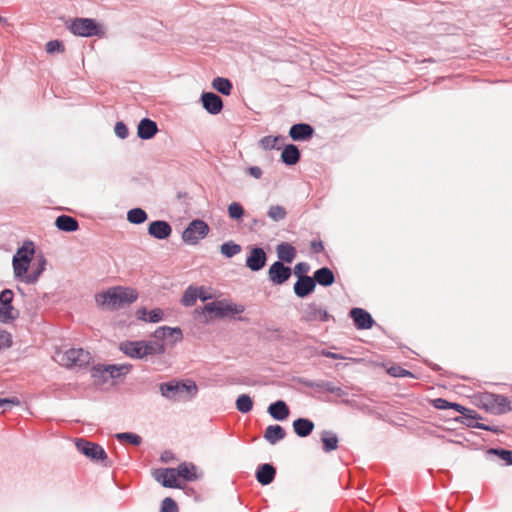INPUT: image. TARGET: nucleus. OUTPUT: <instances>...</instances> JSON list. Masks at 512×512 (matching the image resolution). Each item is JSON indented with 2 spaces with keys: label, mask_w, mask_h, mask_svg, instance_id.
<instances>
[{
  "label": "nucleus",
  "mask_w": 512,
  "mask_h": 512,
  "mask_svg": "<svg viewBox=\"0 0 512 512\" xmlns=\"http://www.w3.org/2000/svg\"><path fill=\"white\" fill-rule=\"evenodd\" d=\"M95 299L98 305L116 310L135 302L138 299V292L134 288L116 286L97 294Z\"/></svg>",
  "instance_id": "nucleus-1"
},
{
  "label": "nucleus",
  "mask_w": 512,
  "mask_h": 512,
  "mask_svg": "<svg viewBox=\"0 0 512 512\" xmlns=\"http://www.w3.org/2000/svg\"><path fill=\"white\" fill-rule=\"evenodd\" d=\"M159 389L163 397L172 401L190 400L198 392V387L192 380L161 383Z\"/></svg>",
  "instance_id": "nucleus-2"
},
{
  "label": "nucleus",
  "mask_w": 512,
  "mask_h": 512,
  "mask_svg": "<svg viewBox=\"0 0 512 512\" xmlns=\"http://www.w3.org/2000/svg\"><path fill=\"white\" fill-rule=\"evenodd\" d=\"M119 348L125 355L135 359L165 352L164 344L158 341H124Z\"/></svg>",
  "instance_id": "nucleus-3"
},
{
  "label": "nucleus",
  "mask_w": 512,
  "mask_h": 512,
  "mask_svg": "<svg viewBox=\"0 0 512 512\" xmlns=\"http://www.w3.org/2000/svg\"><path fill=\"white\" fill-rule=\"evenodd\" d=\"M245 307L243 305H237L234 303H227L225 301H214L207 303L201 314L205 318V322H208L212 318H224L229 315L243 313Z\"/></svg>",
  "instance_id": "nucleus-4"
},
{
  "label": "nucleus",
  "mask_w": 512,
  "mask_h": 512,
  "mask_svg": "<svg viewBox=\"0 0 512 512\" xmlns=\"http://www.w3.org/2000/svg\"><path fill=\"white\" fill-rule=\"evenodd\" d=\"M67 28L72 34L81 37L97 36L101 38L105 35L104 27L92 18H75Z\"/></svg>",
  "instance_id": "nucleus-5"
},
{
  "label": "nucleus",
  "mask_w": 512,
  "mask_h": 512,
  "mask_svg": "<svg viewBox=\"0 0 512 512\" xmlns=\"http://www.w3.org/2000/svg\"><path fill=\"white\" fill-rule=\"evenodd\" d=\"M35 253L34 243L30 240L25 241L13 256V269L16 277H25L32 257Z\"/></svg>",
  "instance_id": "nucleus-6"
},
{
  "label": "nucleus",
  "mask_w": 512,
  "mask_h": 512,
  "mask_svg": "<svg viewBox=\"0 0 512 512\" xmlns=\"http://www.w3.org/2000/svg\"><path fill=\"white\" fill-rule=\"evenodd\" d=\"M91 360V354L82 348H71L56 353V361L65 367H86Z\"/></svg>",
  "instance_id": "nucleus-7"
},
{
  "label": "nucleus",
  "mask_w": 512,
  "mask_h": 512,
  "mask_svg": "<svg viewBox=\"0 0 512 512\" xmlns=\"http://www.w3.org/2000/svg\"><path fill=\"white\" fill-rule=\"evenodd\" d=\"M209 233V226L200 219H195L189 223L182 233V239L185 243L195 245Z\"/></svg>",
  "instance_id": "nucleus-8"
},
{
  "label": "nucleus",
  "mask_w": 512,
  "mask_h": 512,
  "mask_svg": "<svg viewBox=\"0 0 512 512\" xmlns=\"http://www.w3.org/2000/svg\"><path fill=\"white\" fill-rule=\"evenodd\" d=\"M482 409L493 414H503L509 410V401L503 395L482 392Z\"/></svg>",
  "instance_id": "nucleus-9"
},
{
  "label": "nucleus",
  "mask_w": 512,
  "mask_h": 512,
  "mask_svg": "<svg viewBox=\"0 0 512 512\" xmlns=\"http://www.w3.org/2000/svg\"><path fill=\"white\" fill-rule=\"evenodd\" d=\"M132 366L129 364L122 365H95L92 368V376L94 378H102L106 381L108 378H119L126 375L131 370Z\"/></svg>",
  "instance_id": "nucleus-10"
},
{
  "label": "nucleus",
  "mask_w": 512,
  "mask_h": 512,
  "mask_svg": "<svg viewBox=\"0 0 512 512\" xmlns=\"http://www.w3.org/2000/svg\"><path fill=\"white\" fill-rule=\"evenodd\" d=\"M431 403H432L433 407L436 409H440V410L454 409V410H456L457 412H459L463 415V418L465 419V421H463V423H465L467 426H470V427L480 428V422H479L480 418H478L476 416L466 415V412H471V411L469 409L463 407L462 405H460L458 403L449 402L443 398L433 399L431 401Z\"/></svg>",
  "instance_id": "nucleus-11"
},
{
  "label": "nucleus",
  "mask_w": 512,
  "mask_h": 512,
  "mask_svg": "<svg viewBox=\"0 0 512 512\" xmlns=\"http://www.w3.org/2000/svg\"><path fill=\"white\" fill-rule=\"evenodd\" d=\"M13 298L14 293L10 289H4L0 293V321L3 323H9L19 316V311L12 306Z\"/></svg>",
  "instance_id": "nucleus-12"
},
{
  "label": "nucleus",
  "mask_w": 512,
  "mask_h": 512,
  "mask_svg": "<svg viewBox=\"0 0 512 512\" xmlns=\"http://www.w3.org/2000/svg\"><path fill=\"white\" fill-rule=\"evenodd\" d=\"M301 320L304 322H328L334 317L322 306L315 302L309 303L302 310Z\"/></svg>",
  "instance_id": "nucleus-13"
},
{
  "label": "nucleus",
  "mask_w": 512,
  "mask_h": 512,
  "mask_svg": "<svg viewBox=\"0 0 512 512\" xmlns=\"http://www.w3.org/2000/svg\"><path fill=\"white\" fill-rule=\"evenodd\" d=\"M76 447L79 452L91 460L105 462L108 458L102 446L97 443L90 442L86 439H77Z\"/></svg>",
  "instance_id": "nucleus-14"
},
{
  "label": "nucleus",
  "mask_w": 512,
  "mask_h": 512,
  "mask_svg": "<svg viewBox=\"0 0 512 512\" xmlns=\"http://www.w3.org/2000/svg\"><path fill=\"white\" fill-rule=\"evenodd\" d=\"M154 479L167 488H182L177 479L175 468H159L152 473Z\"/></svg>",
  "instance_id": "nucleus-15"
},
{
  "label": "nucleus",
  "mask_w": 512,
  "mask_h": 512,
  "mask_svg": "<svg viewBox=\"0 0 512 512\" xmlns=\"http://www.w3.org/2000/svg\"><path fill=\"white\" fill-rule=\"evenodd\" d=\"M291 273L290 267L285 266L281 261H276L270 266L268 277L273 284L282 285L290 278Z\"/></svg>",
  "instance_id": "nucleus-16"
},
{
  "label": "nucleus",
  "mask_w": 512,
  "mask_h": 512,
  "mask_svg": "<svg viewBox=\"0 0 512 512\" xmlns=\"http://www.w3.org/2000/svg\"><path fill=\"white\" fill-rule=\"evenodd\" d=\"M267 262V254L263 248L253 246L246 259V266L254 272L260 271L265 267Z\"/></svg>",
  "instance_id": "nucleus-17"
},
{
  "label": "nucleus",
  "mask_w": 512,
  "mask_h": 512,
  "mask_svg": "<svg viewBox=\"0 0 512 512\" xmlns=\"http://www.w3.org/2000/svg\"><path fill=\"white\" fill-rule=\"evenodd\" d=\"M201 102L204 109L212 115L219 114L224 106L222 98L213 92H203Z\"/></svg>",
  "instance_id": "nucleus-18"
},
{
  "label": "nucleus",
  "mask_w": 512,
  "mask_h": 512,
  "mask_svg": "<svg viewBox=\"0 0 512 512\" xmlns=\"http://www.w3.org/2000/svg\"><path fill=\"white\" fill-rule=\"evenodd\" d=\"M349 315L353 319L354 325L359 330L370 329L374 324V320L370 313L362 308H352Z\"/></svg>",
  "instance_id": "nucleus-19"
},
{
  "label": "nucleus",
  "mask_w": 512,
  "mask_h": 512,
  "mask_svg": "<svg viewBox=\"0 0 512 512\" xmlns=\"http://www.w3.org/2000/svg\"><path fill=\"white\" fill-rule=\"evenodd\" d=\"M172 227L164 220L152 221L148 225V234L158 240H165L171 236Z\"/></svg>",
  "instance_id": "nucleus-20"
},
{
  "label": "nucleus",
  "mask_w": 512,
  "mask_h": 512,
  "mask_svg": "<svg viewBox=\"0 0 512 512\" xmlns=\"http://www.w3.org/2000/svg\"><path fill=\"white\" fill-rule=\"evenodd\" d=\"M315 287V281L311 276H303L294 284V293L299 298H305L314 292Z\"/></svg>",
  "instance_id": "nucleus-21"
},
{
  "label": "nucleus",
  "mask_w": 512,
  "mask_h": 512,
  "mask_svg": "<svg viewBox=\"0 0 512 512\" xmlns=\"http://www.w3.org/2000/svg\"><path fill=\"white\" fill-rule=\"evenodd\" d=\"M314 129L311 125L306 123H298L291 126L289 136L294 141L308 140L313 136Z\"/></svg>",
  "instance_id": "nucleus-22"
},
{
  "label": "nucleus",
  "mask_w": 512,
  "mask_h": 512,
  "mask_svg": "<svg viewBox=\"0 0 512 512\" xmlns=\"http://www.w3.org/2000/svg\"><path fill=\"white\" fill-rule=\"evenodd\" d=\"M276 476V468L272 464H261L256 470V479L261 485L271 484Z\"/></svg>",
  "instance_id": "nucleus-23"
},
{
  "label": "nucleus",
  "mask_w": 512,
  "mask_h": 512,
  "mask_svg": "<svg viewBox=\"0 0 512 512\" xmlns=\"http://www.w3.org/2000/svg\"><path fill=\"white\" fill-rule=\"evenodd\" d=\"M158 132V127L155 121L144 118L138 125V137L143 140L151 139Z\"/></svg>",
  "instance_id": "nucleus-24"
},
{
  "label": "nucleus",
  "mask_w": 512,
  "mask_h": 512,
  "mask_svg": "<svg viewBox=\"0 0 512 512\" xmlns=\"http://www.w3.org/2000/svg\"><path fill=\"white\" fill-rule=\"evenodd\" d=\"M313 281H315V286L317 284L328 287L331 286L335 282V275L333 271L328 267H322L317 269L312 276Z\"/></svg>",
  "instance_id": "nucleus-25"
},
{
  "label": "nucleus",
  "mask_w": 512,
  "mask_h": 512,
  "mask_svg": "<svg viewBox=\"0 0 512 512\" xmlns=\"http://www.w3.org/2000/svg\"><path fill=\"white\" fill-rule=\"evenodd\" d=\"M268 413L275 420L283 421L288 418L290 410L285 401L277 400L269 405Z\"/></svg>",
  "instance_id": "nucleus-26"
},
{
  "label": "nucleus",
  "mask_w": 512,
  "mask_h": 512,
  "mask_svg": "<svg viewBox=\"0 0 512 512\" xmlns=\"http://www.w3.org/2000/svg\"><path fill=\"white\" fill-rule=\"evenodd\" d=\"M55 226L64 232H74L79 229L78 220L69 215H60L55 220Z\"/></svg>",
  "instance_id": "nucleus-27"
},
{
  "label": "nucleus",
  "mask_w": 512,
  "mask_h": 512,
  "mask_svg": "<svg viewBox=\"0 0 512 512\" xmlns=\"http://www.w3.org/2000/svg\"><path fill=\"white\" fill-rule=\"evenodd\" d=\"M314 423L308 418H298L293 421V429L299 437H307L314 430Z\"/></svg>",
  "instance_id": "nucleus-28"
},
{
  "label": "nucleus",
  "mask_w": 512,
  "mask_h": 512,
  "mask_svg": "<svg viewBox=\"0 0 512 512\" xmlns=\"http://www.w3.org/2000/svg\"><path fill=\"white\" fill-rule=\"evenodd\" d=\"M301 154L298 147L294 144H288L283 148L281 160L286 165H295L300 161Z\"/></svg>",
  "instance_id": "nucleus-29"
},
{
  "label": "nucleus",
  "mask_w": 512,
  "mask_h": 512,
  "mask_svg": "<svg viewBox=\"0 0 512 512\" xmlns=\"http://www.w3.org/2000/svg\"><path fill=\"white\" fill-rule=\"evenodd\" d=\"M286 436L285 429L280 425H269L265 432L264 438L272 445L276 444Z\"/></svg>",
  "instance_id": "nucleus-30"
},
{
  "label": "nucleus",
  "mask_w": 512,
  "mask_h": 512,
  "mask_svg": "<svg viewBox=\"0 0 512 512\" xmlns=\"http://www.w3.org/2000/svg\"><path fill=\"white\" fill-rule=\"evenodd\" d=\"M321 442L323 451L329 453L338 448L339 440L336 433L329 430H324L321 433Z\"/></svg>",
  "instance_id": "nucleus-31"
},
{
  "label": "nucleus",
  "mask_w": 512,
  "mask_h": 512,
  "mask_svg": "<svg viewBox=\"0 0 512 512\" xmlns=\"http://www.w3.org/2000/svg\"><path fill=\"white\" fill-rule=\"evenodd\" d=\"M163 311L160 308H155L151 311H147L146 308H140L136 312V316L139 320L149 321L152 323L159 322L163 319Z\"/></svg>",
  "instance_id": "nucleus-32"
},
{
  "label": "nucleus",
  "mask_w": 512,
  "mask_h": 512,
  "mask_svg": "<svg viewBox=\"0 0 512 512\" xmlns=\"http://www.w3.org/2000/svg\"><path fill=\"white\" fill-rule=\"evenodd\" d=\"M278 258L281 262L292 263L296 257V249L289 243H281L277 246Z\"/></svg>",
  "instance_id": "nucleus-33"
},
{
  "label": "nucleus",
  "mask_w": 512,
  "mask_h": 512,
  "mask_svg": "<svg viewBox=\"0 0 512 512\" xmlns=\"http://www.w3.org/2000/svg\"><path fill=\"white\" fill-rule=\"evenodd\" d=\"M175 471L177 473V478L180 477L186 481H194L198 478L196 474V467L192 463L183 462L175 468Z\"/></svg>",
  "instance_id": "nucleus-34"
},
{
  "label": "nucleus",
  "mask_w": 512,
  "mask_h": 512,
  "mask_svg": "<svg viewBox=\"0 0 512 512\" xmlns=\"http://www.w3.org/2000/svg\"><path fill=\"white\" fill-rule=\"evenodd\" d=\"M285 137L265 136L260 140V146L265 150L280 149L284 145Z\"/></svg>",
  "instance_id": "nucleus-35"
},
{
  "label": "nucleus",
  "mask_w": 512,
  "mask_h": 512,
  "mask_svg": "<svg viewBox=\"0 0 512 512\" xmlns=\"http://www.w3.org/2000/svg\"><path fill=\"white\" fill-rule=\"evenodd\" d=\"M45 266H46V259L43 256H40L38 259V262H37L36 269L29 274L27 273L24 277V281L28 284L36 283L37 280L39 279L40 275L45 270Z\"/></svg>",
  "instance_id": "nucleus-36"
},
{
  "label": "nucleus",
  "mask_w": 512,
  "mask_h": 512,
  "mask_svg": "<svg viewBox=\"0 0 512 512\" xmlns=\"http://www.w3.org/2000/svg\"><path fill=\"white\" fill-rule=\"evenodd\" d=\"M212 87L223 95H230L233 88L229 79L223 77H216L212 81Z\"/></svg>",
  "instance_id": "nucleus-37"
},
{
  "label": "nucleus",
  "mask_w": 512,
  "mask_h": 512,
  "mask_svg": "<svg viewBox=\"0 0 512 512\" xmlns=\"http://www.w3.org/2000/svg\"><path fill=\"white\" fill-rule=\"evenodd\" d=\"M487 458L498 456L506 465H512V450L490 448L485 452Z\"/></svg>",
  "instance_id": "nucleus-38"
},
{
  "label": "nucleus",
  "mask_w": 512,
  "mask_h": 512,
  "mask_svg": "<svg viewBox=\"0 0 512 512\" xmlns=\"http://www.w3.org/2000/svg\"><path fill=\"white\" fill-rule=\"evenodd\" d=\"M147 218L148 215L142 208H133L127 213V220L132 224H142Z\"/></svg>",
  "instance_id": "nucleus-39"
},
{
  "label": "nucleus",
  "mask_w": 512,
  "mask_h": 512,
  "mask_svg": "<svg viewBox=\"0 0 512 512\" xmlns=\"http://www.w3.org/2000/svg\"><path fill=\"white\" fill-rule=\"evenodd\" d=\"M197 298H198V289L193 286H189L183 293L180 302L182 305H184L186 307H191L196 303Z\"/></svg>",
  "instance_id": "nucleus-40"
},
{
  "label": "nucleus",
  "mask_w": 512,
  "mask_h": 512,
  "mask_svg": "<svg viewBox=\"0 0 512 512\" xmlns=\"http://www.w3.org/2000/svg\"><path fill=\"white\" fill-rule=\"evenodd\" d=\"M287 210L281 205H272L267 211V215L275 222L284 220L287 217Z\"/></svg>",
  "instance_id": "nucleus-41"
},
{
  "label": "nucleus",
  "mask_w": 512,
  "mask_h": 512,
  "mask_svg": "<svg viewBox=\"0 0 512 512\" xmlns=\"http://www.w3.org/2000/svg\"><path fill=\"white\" fill-rule=\"evenodd\" d=\"M236 408L241 413H248L253 408V401L247 394H241L236 400Z\"/></svg>",
  "instance_id": "nucleus-42"
},
{
  "label": "nucleus",
  "mask_w": 512,
  "mask_h": 512,
  "mask_svg": "<svg viewBox=\"0 0 512 512\" xmlns=\"http://www.w3.org/2000/svg\"><path fill=\"white\" fill-rule=\"evenodd\" d=\"M221 253L227 258H231L241 252L242 248L239 244L232 241L225 242L220 247Z\"/></svg>",
  "instance_id": "nucleus-43"
},
{
  "label": "nucleus",
  "mask_w": 512,
  "mask_h": 512,
  "mask_svg": "<svg viewBox=\"0 0 512 512\" xmlns=\"http://www.w3.org/2000/svg\"><path fill=\"white\" fill-rule=\"evenodd\" d=\"M116 438L120 442H126L134 446H139L142 443V438L139 435L131 432L118 433L116 434Z\"/></svg>",
  "instance_id": "nucleus-44"
},
{
  "label": "nucleus",
  "mask_w": 512,
  "mask_h": 512,
  "mask_svg": "<svg viewBox=\"0 0 512 512\" xmlns=\"http://www.w3.org/2000/svg\"><path fill=\"white\" fill-rule=\"evenodd\" d=\"M229 217L233 220H239L244 216V208L238 202H233L228 206Z\"/></svg>",
  "instance_id": "nucleus-45"
},
{
  "label": "nucleus",
  "mask_w": 512,
  "mask_h": 512,
  "mask_svg": "<svg viewBox=\"0 0 512 512\" xmlns=\"http://www.w3.org/2000/svg\"><path fill=\"white\" fill-rule=\"evenodd\" d=\"M306 385L308 387H311V388H319V389H322V390H325L329 393H338L340 391V388L339 387H336L332 382H327V381H320L318 383H306Z\"/></svg>",
  "instance_id": "nucleus-46"
},
{
  "label": "nucleus",
  "mask_w": 512,
  "mask_h": 512,
  "mask_svg": "<svg viewBox=\"0 0 512 512\" xmlns=\"http://www.w3.org/2000/svg\"><path fill=\"white\" fill-rule=\"evenodd\" d=\"M160 512H179L177 503L170 497L163 499Z\"/></svg>",
  "instance_id": "nucleus-47"
},
{
  "label": "nucleus",
  "mask_w": 512,
  "mask_h": 512,
  "mask_svg": "<svg viewBox=\"0 0 512 512\" xmlns=\"http://www.w3.org/2000/svg\"><path fill=\"white\" fill-rule=\"evenodd\" d=\"M46 51L47 53H63L65 51L64 44L59 40H51L47 42L46 44Z\"/></svg>",
  "instance_id": "nucleus-48"
},
{
  "label": "nucleus",
  "mask_w": 512,
  "mask_h": 512,
  "mask_svg": "<svg viewBox=\"0 0 512 512\" xmlns=\"http://www.w3.org/2000/svg\"><path fill=\"white\" fill-rule=\"evenodd\" d=\"M388 373L393 377H412L413 374L399 365L391 366Z\"/></svg>",
  "instance_id": "nucleus-49"
},
{
  "label": "nucleus",
  "mask_w": 512,
  "mask_h": 512,
  "mask_svg": "<svg viewBox=\"0 0 512 512\" xmlns=\"http://www.w3.org/2000/svg\"><path fill=\"white\" fill-rule=\"evenodd\" d=\"M166 339H170L173 343L180 342L183 339L182 330L179 327L171 328L166 331Z\"/></svg>",
  "instance_id": "nucleus-50"
},
{
  "label": "nucleus",
  "mask_w": 512,
  "mask_h": 512,
  "mask_svg": "<svg viewBox=\"0 0 512 512\" xmlns=\"http://www.w3.org/2000/svg\"><path fill=\"white\" fill-rule=\"evenodd\" d=\"M310 271V265L306 262H299L294 267V274L298 276V279L303 276H308L307 273Z\"/></svg>",
  "instance_id": "nucleus-51"
},
{
  "label": "nucleus",
  "mask_w": 512,
  "mask_h": 512,
  "mask_svg": "<svg viewBox=\"0 0 512 512\" xmlns=\"http://www.w3.org/2000/svg\"><path fill=\"white\" fill-rule=\"evenodd\" d=\"M20 400L18 397H9V398H0V408H3L4 411L6 408H11L12 406L20 405Z\"/></svg>",
  "instance_id": "nucleus-52"
},
{
  "label": "nucleus",
  "mask_w": 512,
  "mask_h": 512,
  "mask_svg": "<svg viewBox=\"0 0 512 512\" xmlns=\"http://www.w3.org/2000/svg\"><path fill=\"white\" fill-rule=\"evenodd\" d=\"M114 131L115 134L121 139H125L129 134L127 126L121 121L116 123Z\"/></svg>",
  "instance_id": "nucleus-53"
},
{
  "label": "nucleus",
  "mask_w": 512,
  "mask_h": 512,
  "mask_svg": "<svg viewBox=\"0 0 512 512\" xmlns=\"http://www.w3.org/2000/svg\"><path fill=\"white\" fill-rule=\"evenodd\" d=\"M12 345L11 334L5 330H0V350Z\"/></svg>",
  "instance_id": "nucleus-54"
},
{
  "label": "nucleus",
  "mask_w": 512,
  "mask_h": 512,
  "mask_svg": "<svg viewBox=\"0 0 512 512\" xmlns=\"http://www.w3.org/2000/svg\"><path fill=\"white\" fill-rule=\"evenodd\" d=\"M310 250L315 253L319 254L324 251V244L321 240H312L310 242Z\"/></svg>",
  "instance_id": "nucleus-55"
},
{
  "label": "nucleus",
  "mask_w": 512,
  "mask_h": 512,
  "mask_svg": "<svg viewBox=\"0 0 512 512\" xmlns=\"http://www.w3.org/2000/svg\"><path fill=\"white\" fill-rule=\"evenodd\" d=\"M166 331H169L168 326H162L155 330L153 336L157 339L156 341L164 340L166 339Z\"/></svg>",
  "instance_id": "nucleus-56"
},
{
  "label": "nucleus",
  "mask_w": 512,
  "mask_h": 512,
  "mask_svg": "<svg viewBox=\"0 0 512 512\" xmlns=\"http://www.w3.org/2000/svg\"><path fill=\"white\" fill-rule=\"evenodd\" d=\"M248 173H249L252 177H254V178H256V179L261 178V176H262V174H263L262 169H261L260 167H258V166H252V167H249V168H248Z\"/></svg>",
  "instance_id": "nucleus-57"
},
{
  "label": "nucleus",
  "mask_w": 512,
  "mask_h": 512,
  "mask_svg": "<svg viewBox=\"0 0 512 512\" xmlns=\"http://www.w3.org/2000/svg\"><path fill=\"white\" fill-rule=\"evenodd\" d=\"M321 354L327 358H331V359H345V357L341 354H338V353H334V352H331V351H328V350H323L321 352Z\"/></svg>",
  "instance_id": "nucleus-58"
},
{
  "label": "nucleus",
  "mask_w": 512,
  "mask_h": 512,
  "mask_svg": "<svg viewBox=\"0 0 512 512\" xmlns=\"http://www.w3.org/2000/svg\"><path fill=\"white\" fill-rule=\"evenodd\" d=\"M482 430L492 431V432H494V433L502 432V430L500 429V427H498V426L486 425V424H484V423H482Z\"/></svg>",
  "instance_id": "nucleus-59"
},
{
  "label": "nucleus",
  "mask_w": 512,
  "mask_h": 512,
  "mask_svg": "<svg viewBox=\"0 0 512 512\" xmlns=\"http://www.w3.org/2000/svg\"><path fill=\"white\" fill-rule=\"evenodd\" d=\"M263 225H264L263 221L258 220V219H253L251 227H261Z\"/></svg>",
  "instance_id": "nucleus-60"
},
{
  "label": "nucleus",
  "mask_w": 512,
  "mask_h": 512,
  "mask_svg": "<svg viewBox=\"0 0 512 512\" xmlns=\"http://www.w3.org/2000/svg\"><path fill=\"white\" fill-rule=\"evenodd\" d=\"M267 330H268V331H271V332H273V333H275V334H276V335L273 337L274 339H276V340H279V339H280V335H279V333H280V329L275 328V329H267Z\"/></svg>",
  "instance_id": "nucleus-61"
},
{
  "label": "nucleus",
  "mask_w": 512,
  "mask_h": 512,
  "mask_svg": "<svg viewBox=\"0 0 512 512\" xmlns=\"http://www.w3.org/2000/svg\"><path fill=\"white\" fill-rule=\"evenodd\" d=\"M181 489H183L187 495L193 494L195 492L193 488H189L187 486H182Z\"/></svg>",
  "instance_id": "nucleus-62"
},
{
  "label": "nucleus",
  "mask_w": 512,
  "mask_h": 512,
  "mask_svg": "<svg viewBox=\"0 0 512 512\" xmlns=\"http://www.w3.org/2000/svg\"><path fill=\"white\" fill-rule=\"evenodd\" d=\"M198 297H199L201 300H203V301H205V300H207V299H208V297L205 295V293H202V288L200 289V293H198Z\"/></svg>",
  "instance_id": "nucleus-63"
},
{
  "label": "nucleus",
  "mask_w": 512,
  "mask_h": 512,
  "mask_svg": "<svg viewBox=\"0 0 512 512\" xmlns=\"http://www.w3.org/2000/svg\"><path fill=\"white\" fill-rule=\"evenodd\" d=\"M167 454H168V453H167V452H165V453L161 456V460H162V461L167 462V459H166V455H167Z\"/></svg>",
  "instance_id": "nucleus-64"
}]
</instances>
